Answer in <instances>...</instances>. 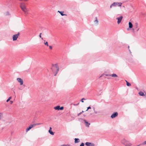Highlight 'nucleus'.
Returning <instances> with one entry per match:
<instances>
[{"label": "nucleus", "mask_w": 146, "mask_h": 146, "mask_svg": "<svg viewBox=\"0 0 146 146\" xmlns=\"http://www.w3.org/2000/svg\"><path fill=\"white\" fill-rule=\"evenodd\" d=\"M52 66L53 67H52L51 68V69L52 71V72H55V69H56V71L55 72L54 76H56L57 74L58 71L59 70V67L58 66L57 64H52Z\"/></svg>", "instance_id": "1"}, {"label": "nucleus", "mask_w": 146, "mask_h": 146, "mask_svg": "<svg viewBox=\"0 0 146 146\" xmlns=\"http://www.w3.org/2000/svg\"><path fill=\"white\" fill-rule=\"evenodd\" d=\"M20 7L22 10L25 12V13L27 14L28 11V9L26 8L25 3H21Z\"/></svg>", "instance_id": "2"}, {"label": "nucleus", "mask_w": 146, "mask_h": 146, "mask_svg": "<svg viewBox=\"0 0 146 146\" xmlns=\"http://www.w3.org/2000/svg\"><path fill=\"white\" fill-rule=\"evenodd\" d=\"M122 3H113L110 6V8H111L112 6H117L119 7H121V6Z\"/></svg>", "instance_id": "3"}, {"label": "nucleus", "mask_w": 146, "mask_h": 146, "mask_svg": "<svg viewBox=\"0 0 146 146\" xmlns=\"http://www.w3.org/2000/svg\"><path fill=\"white\" fill-rule=\"evenodd\" d=\"M19 35V33H18L16 35H14L13 36V41L16 40Z\"/></svg>", "instance_id": "4"}, {"label": "nucleus", "mask_w": 146, "mask_h": 146, "mask_svg": "<svg viewBox=\"0 0 146 146\" xmlns=\"http://www.w3.org/2000/svg\"><path fill=\"white\" fill-rule=\"evenodd\" d=\"M118 115V113L117 112L113 113L111 115V118H113L117 117Z\"/></svg>", "instance_id": "5"}, {"label": "nucleus", "mask_w": 146, "mask_h": 146, "mask_svg": "<svg viewBox=\"0 0 146 146\" xmlns=\"http://www.w3.org/2000/svg\"><path fill=\"white\" fill-rule=\"evenodd\" d=\"M123 17L122 16H121L119 17H117L116 18V19H117V23L118 24H119L121 22Z\"/></svg>", "instance_id": "6"}, {"label": "nucleus", "mask_w": 146, "mask_h": 146, "mask_svg": "<svg viewBox=\"0 0 146 146\" xmlns=\"http://www.w3.org/2000/svg\"><path fill=\"white\" fill-rule=\"evenodd\" d=\"M17 81L19 83H20V85H22L23 84V80L19 78H18L17 79Z\"/></svg>", "instance_id": "7"}, {"label": "nucleus", "mask_w": 146, "mask_h": 146, "mask_svg": "<svg viewBox=\"0 0 146 146\" xmlns=\"http://www.w3.org/2000/svg\"><path fill=\"white\" fill-rule=\"evenodd\" d=\"M121 142L122 143L125 145L128 142V141L125 139H123L121 140Z\"/></svg>", "instance_id": "8"}, {"label": "nucleus", "mask_w": 146, "mask_h": 146, "mask_svg": "<svg viewBox=\"0 0 146 146\" xmlns=\"http://www.w3.org/2000/svg\"><path fill=\"white\" fill-rule=\"evenodd\" d=\"M84 123L86 124V127H88L89 125H90V123H88L86 120L84 119Z\"/></svg>", "instance_id": "9"}, {"label": "nucleus", "mask_w": 146, "mask_h": 146, "mask_svg": "<svg viewBox=\"0 0 146 146\" xmlns=\"http://www.w3.org/2000/svg\"><path fill=\"white\" fill-rule=\"evenodd\" d=\"M49 133L52 135H54V133L52 131V128L51 127H50L49 129L48 130Z\"/></svg>", "instance_id": "10"}, {"label": "nucleus", "mask_w": 146, "mask_h": 146, "mask_svg": "<svg viewBox=\"0 0 146 146\" xmlns=\"http://www.w3.org/2000/svg\"><path fill=\"white\" fill-rule=\"evenodd\" d=\"M58 12H59L60 14L61 15H62V16H63L64 15H66V14H63L64 11H58Z\"/></svg>", "instance_id": "11"}, {"label": "nucleus", "mask_w": 146, "mask_h": 146, "mask_svg": "<svg viewBox=\"0 0 146 146\" xmlns=\"http://www.w3.org/2000/svg\"><path fill=\"white\" fill-rule=\"evenodd\" d=\"M129 28H131L133 27V25L132 23L130 22L129 23Z\"/></svg>", "instance_id": "12"}, {"label": "nucleus", "mask_w": 146, "mask_h": 146, "mask_svg": "<svg viewBox=\"0 0 146 146\" xmlns=\"http://www.w3.org/2000/svg\"><path fill=\"white\" fill-rule=\"evenodd\" d=\"M60 106H57L55 107L54 108L55 110H60Z\"/></svg>", "instance_id": "13"}, {"label": "nucleus", "mask_w": 146, "mask_h": 146, "mask_svg": "<svg viewBox=\"0 0 146 146\" xmlns=\"http://www.w3.org/2000/svg\"><path fill=\"white\" fill-rule=\"evenodd\" d=\"M74 140V142L75 143H78L80 141V140L78 138H75Z\"/></svg>", "instance_id": "14"}, {"label": "nucleus", "mask_w": 146, "mask_h": 146, "mask_svg": "<svg viewBox=\"0 0 146 146\" xmlns=\"http://www.w3.org/2000/svg\"><path fill=\"white\" fill-rule=\"evenodd\" d=\"M139 94L140 96H143L145 95L144 93L142 92H140L139 93Z\"/></svg>", "instance_id": "15"}, {"label": "nucleus", "mask_w": 146, "mask_h": 146, "mask_svg": "<svg viewBox=\"0 0 146 146\" xmlns=\"http://www.w3.org/2000/svg\"><path fill=\"white\" fill-rule=\"evenodd\" d=\"M95 20L94 21V22L95 23L97 24V25L98 24V21L97 19V17H95Z\"/></svg>", "instance_id": "16"}, {"label": "nucleus", "mask_w": 146, "mask_h": 146, "mask_svg": "<svg viewBox=\"0 0 146 146\" xmlns=\"http://www.w3.org/2000/svg\"><path fill=\"white\" fill-rule=\"evenodd\" d=\"M91 144V143L89 142H86L85 143V145H86L87 146H90Z\"/></svg>", "instance_id": "17"}, {"label": "nucleus", "mask_w": 146, "mask_h": 146, "mask_svg": "<svg viewBox=\"0 0 146 146\" xmlns=\"http://www.w3.org/2000/svg\"><path fill=\"white\" fill-rule=\"evenodd\" d=\"M111 76L113 77H117V76L116 74H111Z\"/></svg>", "instance_id": "18"}, {"label": "nucleus", "mask_w": 146, "mask_h": 146, "mask_svg": "<svg viewBox=\"0 0 146 146\" xmlns=\"http://www.w3.org/2000/svg\"><path fill=\"white\" fill-rule=\"evenodd\" d=\"M125 81L126 82V85L127 86H131V84L130 83H129L128 82H127V80H125Z\"/></svg>", "instance_id": "19"}, {"label": "nucleus", "mask_w": 146, "mask_h": 146, "mask_svg": "<svg viewBox=\"0 0 146 146\" xmlns=\"http://www.w3.org/2000/svg\"><path fill=\"white\" fill-rule=\"evenodd\" d=\"M132 144L130 143H129V142L127 143L125 145V146H131Z\"/></svg>", "instance_id": "20"}, {"label": "nucleus", "mask_w": 146, "mask_h": 146, "mask_svg": "<svg viewBox=\"0 0 146 146\" xmlns=\"http://www.w3.org/2000/svg\"><path fill=\"white\" fill-rule=\"evenodd\" d=\"M135 26H134V29H136V28H137L138 26V24L137 23H136L135 24Z\"/></svg>", "instance_id": "21"}, {"label": "nucleus", "mask_w": 146, "mask_h": 146, "mask_svg": "<svg viewBox=\"0 0 146 146\" xmlns=\"http://www.w3.org/2000/svg\"><path fill=\"white\" fill-rule=\"evenodd\" d=\"M31 128L30 127H27L26 129V131L27 132L28 131H29L30 129H31Z\"/></svg>", "instance_id": "22"}, {"label": "nucleus", "mask_w": 146, "mask_h": 146, "mask_svg": "<svg viewBox=\"0 0 146 146\" xmlns=\"http://www.w3.org/2000/svg\"><path fill=\"white\" fill-rule=\"evenodd\" d=\"M3 117V113H0V119H1Z\"/></svg>", "instance_id": "23"}, {"label": "nucleus", "mask_w": 146, "mask_h": 146, "mask_svg": "<svg viewBox=\"0 0 146 146\" xmlns=\"http://www.w3.org/2000/svg\"><path fill=\"white\" fill-rule=\"evenodd\" d=\"M35 126V125H34V124L31 125L30 126H29V127H30V128L31 129L32 127H34V126Z\"/></svg>", "instance_id": "24"}, {"label": "nucleus", "mask_w": 146, "mask_h": 146, "mask_svg": "<svg viewBox=\"0 0 146 146\" xmlns=\"http://www.w3.org/2000/svg\"><path fill=\"white\" fill-rule=\"evenodd\" d=\"M11 97H9V98L6 100V102H8L11 99Z\"/></svg>", "instance_id": "25"}, {"label": "nucleus", "mask_w": 146, "mask_h": 146, "mask_svg": "<svg viewBox=\"0 0 146 146\" xmlns=\"http://www.w3.org/2000/svg\"><path fill=\"white\" fill-rule=\"evenodd\" d=\"M44 44L45 45H46L47 46H48V43L47 42H44Z\"/></svg>", "instance_id": "26"}, {"label": "nucleus", "mask_w": 146, "mask_h": 146, "mask_svg": "<svg viewBox=\"0 0 146 146\" xmlns=\"http://www.w3.org/2000/svg\"><path fill=\"white\" fill-rule=\"evenodd\" d=\"M64 107L63 106H61L60 107V110H62L64 109Z\"/></svg>", "instance_id": "27"}, {"label": "nucleus", "mask_w": 146, "mask_h": 146, "mask_svg": "<svg viewBox=\"0 0 146 146\" xmlns=\"http://www.w3.org/2000/svg\"><path fill=\"white\" fill-rule=\"evenodd\" d=\"M60 146H70V145H68V144H66V145L63 144L62 145H61Z\"/></svg>", "instance_id": "28"}, {"label": "nucleus", "mask_w": 146, "mask_h": 146, "mask_svg": "<svg viewBox=\"0 0 146 146\" xmlns=\"http://www.w3.org/2000/svg\"><path fill=\"white\" fill-rule=\"evenodd\" d=\"M86 99L84 98H82L81 100V102H84V101H83V100H85Z\"/></svg>", "instance_id": "29"}, {"label": "nucleus", "mask_w": 146, "mask_h": 146, "mask_svg": "<svg viewBox=\"0 0 146 146\" xmlns=\"http://www.w3.org/2000/svg\"><path fill=\"white\" fill-rule=\"evenodd\" d=\"M10 15L9 13L8 12H6L5 13V15Z\"/></svg>", "instance_id": "30"}, {"label": "nucleus", "mask_w": 146, "mask_h": 146, "mask_svg": "<svg viewBox=\"0 0 146 146\" xmlns=\"http://www.w3.org/2000/svg\"><path fill=\"white\" fill-rule=\"evenodd\" d=\"M41 34H42V33H40V35H39V37H40V38H41V39H42V40H43V38H42V37H41Z\"/></svg>", "instance_id": "31"}, {"label": "nucleus", "mask_w": 146, "mask_h": 146, "mask_svg": "<svg viewBox=\"0 0 146 146\" xmlns=\"http://www.w3.org/2000/svg\"><path fill=\"white\" fill-rule=\"evenodd\" d=\"M87 108V110H86V111H87L88 110L91 109V108L90 106H89Z\"/></svg>", "instance_id": "32"}, {"label": "nucleus", "mask_w": 146, "mask_h": 146, "mask_svg": "<svg viewBox=\"0 0 146 146\" xmlns=\"http://www.w3.org/2000/svg\"><path fill=\"white\" fill-rule=\"evenodd\" d=\"M80 146H84V144L83 143H82L80 145Z\"/></svg>", "instance_id": "33"}, {"label": "nucleus", "mask_w": 146, "mask_h": 146, "mask_svg": "<svg viewBox=\"0 0 146 146\" xmlns=\"http://www.w3.org/2000/svg\"><path fill=\"white\" fill-rule=\"evenodd\" d=\"M79 104V102L78 103V104H74L73 105L75 106H77Z\"/></svg>", "instance_id": "34"}, {"label": "nucleus", "mask_w": 146, "mask_h": 146, "mask_svg": "<svg viewBox=\"0 0 146 146\" xmlns=\"http://www.w3.org/2000/svg\"><path fill=\"white\" fill-rule=\"evenodd\" d=\"M90 146H95V144L94 143H91Z\"/></svg>", "instance_id": "35"}, {"label": "nucleus", "mask_w": 146, "mask_h": 146, "mask_svg": "<svg viewBox=\"0 0 146 146\" xmlns=\"http://www.w3.org/2000/svg\"><path fill=\"white\" fill-rule=\"evenodd\" d=\"M41 124V123H38L34 124V125H35V126L36 125H40Z\"/></svg>", "instance_id": "36"}, {"label": "nucleus", "mask_w": 146, "mask_h": 146, "mask_svg": "<svg viewBox=\"0 0 146 146\" xmlns=\"http://www.w3.org/2000/svg\"><path fill=\"white\" fill-rule=\"evenodd\" d=\"M106 76H111V74H107L106 75Z\"/></svg>", "instance_id": "37"}, {"label": "nucleus", "mask_w": 146, "mask_h": 146, "mask_svg": "<svg viewBox=\"0 0 146 146\" xmlns=\"http://www.w3.org/2000/svg\"><path fill=\"white\" fill-rule=\"evenodd\" d=\"M49 48L50 49H52V47L51 46H49Z\"/></svg>", "instance_id": "38"}, {"label": "nucleus", "mask_w": 146, "mask_h": 146, "mask_svg": "<svg viewBox=\"0 0 146 146\" xmlns=\"http://www.w3.org/2000/svg\"><path fill=\"white\" fill-rule=\"evenodd\" d=\"M82 114V113H81V112L80 113H79L78 114V116H79L80 115Z\"/></svg>", "instance_id": "39"}, {"label": "nucleus", "mask_w": 146, "mask_h": 146, "mask_svg": "<svg viewBox=\"0 0 146 146\" xmlns=\"http://www.w3.org/2000/svg\"><path fill=\"white\" fill-rule=\"evenodd\" d=\"M13 101H10V104H12V103H13Z\"/></svg>", "instance_id": "40"}, {"label": "nucleus", "mask_w": 146, "mask_h": 146, "mask_svg": "<svg viewBox=\"0 0 146 146\" xmlns=\"http://www.w3.org/2000/svg\"><path fill=\"white\" fill-rule=\"evenodd\" d=\"M94 111V113L95 114H97V112L95 110Z\"/></svg>", "instance_id": "41"}, {"label": "nucleus", "mask_w": 146, "mask_h": 146, "mask_svg": "<svg viewBox=\"0 0 146 146\" xmlns=\"http://www.w3.org/2000/svg\"><path fill=\"white\" fill-rule=\"evenodd\" d=\"M93 109L94 111H95V108H94V107H93Z\"/></svg>", "instance_id": "42"}, {"label": "nucleus", "mask_w": 146, "mask_h": 146, "mask_svg": "<svg viewBox=\"0 0 146 146\" xmlns=\"http://www.w3.org/2000/svg\"><path fill=\"white\" fill-rule=\"evenodd\" d=\"M129 52H130V53H131V51H130V50L129 49Z\"/></svg>", "instance_id": "43"}, {"label": "nucleus", "mask_w": 146, "mask_h": 146, "mask_svg": "<svg viewBox=\"0 0 146 146\" xmlns=\"http://www.w3.org/2000/svg\"><path fill=\"white\" fill-rule=\"evenodd\" d=\"M139 30V29H136V30L137 31H138Z\"/></svg>", "instance_id": "44"}, {"label": "nucleus", "mask_w": 146, "mask_h": 146, "mask_svg": "<svg viewBox=\"0 0 146 146\" xmlns=\"http://www.w3.org/2000/svg\"><path fill=\"white\" fill-rule=\"evenodd\" d=\"M115 80H116V81H118L119 80V79H116Z\"/></svg>", "instance_id": "45"}, {"label": "nucleus", "mask_w": 146, "mask_h": 146, "mask_svg": "<svg viewBox=\"0 0 146 146\" xmlns=\"http://www.w3.org/2000/svg\"><path fill=\"white\" fill-rule=\"evenodd\" d=\"M84 112V111H82V112H81V113H83V112Z\"/></svg>", "instance_id": "46"}, {"label": "nucleus", "mask_w": 146, "mask_h": 146, "mask_svg": "<svg viewBox=\"0 0 146 146\" xmlns=\"http://www.w3.org/2000/svg\"><path fill=\"white\" fill-rule=\"evenodd\" d=\"M19 0L20 1H24V0Z\"/></svg>", "instance_id": "47"}, {"label": "nucleus", "mask_w": 146, "mask_h": 146, "mask_svg": "<svg viewBox=\"0 0 146 146\" xmlns=\"http://www.w3.org/2000/svg\"><path fill=\"white\" fill-rule=\"evenodd\" d=\"M128 49H129V46H128Z\"/></svg>", "instance_id": "48"}]
</instances>
